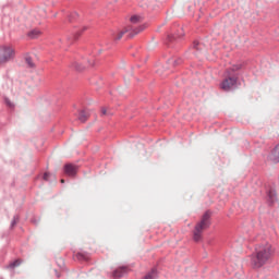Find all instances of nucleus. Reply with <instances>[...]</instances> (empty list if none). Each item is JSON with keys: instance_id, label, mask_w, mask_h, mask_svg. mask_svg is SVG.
I'll list each match as a JSON object with an SVG mask.
<instances>
[{"instance_id": "obj_1", "label": "nucleus", "mask_w": 279, "mask_h": 279, "mask_svg": "<svg viewBox=\"0 0 279 279\" xmlns=\"http://www.w3.org/2000/svg\"><path fill=\"white\" fill-rule=\"evenodd\" d=\"M274 256V251L270 244H262L255 247V253L251 255V265L253 269H260L264 265H267Z\"/></svg>"}, {"instance_id": "obj_2", "label": "nucleus", "mask_w": 279, "mask_h": 279, "mask_svg": "<svg viewBox=\"0 0 279 279\" xmlns=\"http://www.w3.org/2000/svg\"><path fill=\"white\" fill-rule=\"evenodd\" d=\"M210 227V211H206L203 215L201 222H198L194 230V241L198 243L202 241V230Z\"/></svg>"}, {"instance_id": "obj_3", "label": "nucleus", "mask_w": 279, "mask_h": 279, "mask_svg": "<svg viewBox=\"0 0 279 279\" xmlns=\"http://www.w3.org/2000/svg\"><path fill=\"white\" fill-rule=\"evenodd\" d=\"M143 29H145V26H138V27H134V26H126L123 31H121L118 35L113 34V40H121V38H123V35L129 34V38H134V36H136V34H141V32H143Z\"/></svg>"}, {"instance_id": "obj_4", "label": "nucleus", "mask_w": 279, "mask_h": 279, "mask_svg": "<svg viewBox=\"0 0 279 279\" xmlns=\"http://www.w3.org/2000/svg\"><path fill=\"white\" fill-rule=\"evenodd\" d=\"M14 58V49L10 46H0V64H5Z\"/></svg>"}, {"instance_id": "obj_5", "label": "nucleus", "mask_w": 279, "mask_h": 279, "mask_svg": "<svg viewBox=\"0 0 279 279\" xmlns=\"http://www.w3.org/2000/svg\"><path fill=\"white\" fill-rule=\"evenodd\" d=\"M236 82H239V77H234L232 74H226V78L221 82L220 88L228 93L232 90V88H236Z\"/></svg>"}, {"instance_id": "obj_6", "label": "nucleus", "mask_w": 279, "mask_h": 279, "mask_svg": "<svg viewBox=\"0 0 279 279\" xmlns=\"http://www.w3.org/2000/svg\"><path fill=\"white\" fill-rule=\"evenodd\" d=\"M64 173L70 178H74V175L77 173V166H74L73 163H66L64 166Z\"/></svg>"}, {"instance_id": "obj_7", "label": "nucleus", "mask_w": 279, "mask_h": 279, "mask_svg": "<svg viewBox=\"0 0 279 279\" xmlns=\"http://www.w3.org/2000/svg\"><path fill=\"white\" fill-rule=\"evenodd\" d=\"M243 69V64H235L232 68L226 70V75H233V77H239V73L236 71H241Z\"/></svg>"}, {"instance_id": "obj_8", "label": "nucleus", "mask_w": 279, "mask_h": 279, "mask_svg": "<svg viewBox=\"0 0 279 279\" xmlns=\"http://www.w3.org/2000/svg\"><path fill=\"white\" fill-rule=\"evenodd\" d=\"M268 160L275 165L279 162V144L271 150L270 155L268 156Z\"/></svg>"}, {"instance_id": "obj_9", "label": "nucleus", "mask_w": 279, "mask_h": 279, "mask_svg": "<svg viewBox=\"0 0 279 279\" xmlns=\"http://www.w3.org/2000/svg\"><path fill=\"white\" fill-rule=\"evenodd\" d=\"M277 199L278 198L276 197V191H274V189H269L267 191V202L269 206H272V204H276Z\"/></svg>"}, {"instance_id": "obj_10", "label": "nucleus", "mask_w": 279, "mask_h": 279, "mask_svg": "<svg viewBox=\"0 0 279 279\" xmlns=\"http://www.w3.org/2000/svg\"><path fill=\"white\" fill-rule=\"evenodd\" d=\"M88 117H90L88 110H81L78 113V121H81V123H86V121H88Z\"/></svg>"}, {"instance_id": "obj_11", "label": "nucleus", "mask_w": 279, "mask_h": 279, "mask_svg": "<svg viewBox=\"0 0 279 279\" xmlns=\"http://www.w3.org/2000/svg\"><path fill=\"white\" fill-rule=\"evenodd\" d=\"M128 274L126 267H120L113 271V278H123Z\"/></svg>"}, {"instance_id": "obj_12", "label": "nucleus", "mask_w": 279, "mask_h": 279, "mask_svg": "<svg viewBox=\"0 0 279 279\" xmlns=\"http://www.w3.org/2000/svg\"><path fill=\"white\" fill-rule=\"evenodd\" d=\"M25 62H26L28 69H35L36 68V63H34V61L32 60V57H26Z\"/></svg>"}, {"instance_id": "obj_13", "label": "nucleus", "mask_w": 279, "mask_h": 279, "mask_svg": "<svg viewBox=\"0 0 279 279\" xmlns=\"http://www.w3.org/2000/svg\"><path fill=\"white\" fill-rule=\"evenodd\" d=\"M20 219H21V217L19 215L13 216V219H12L11 226H10L11 230L14 229V226H16L19 223Z\"/></svg>"}, {"instance_id": "obj_14", "label": "nucleus", "mask_w": 279, "mask_h": 279, "mask_svg": "<svg viewBox=\"0 0 279 279\" xmlns=\"http://www.w3.org/2000/svg\"><path fill=\"white\" fill-rule=\"evenodd\" d=\"M68 19H69V22L70 23H74V21H77L78 19V15H77V12H72L68 15Z\"/></svg>"}, {"instance_id": "obj_15", "label": "nucleus", "mask_w": 279, "mask_h": 279, "mask_svg": "<svg viewBox=\"0 0 279 279\" xmlns=\"http://www.w3.org/2000/svg\"><path fill=\"white\" fill-rule=\"evenodd\" d=\"M39 34H40V31L33 29V31L28 32L27 36H28V38H38Z\"/></svg>"}, {"instance_id": "obj_16", "label": "nucleus", "mask_w": 279, "mask_h": 279, "mask_svg": "<svg viewBox=\"0 0 279 279\" xmlns=\"http://www.w3.org/2000/svg\"><path fill=\"white\" fill-rule=\"evenodd\" d=\"M76 258H77V260H88V254L87 253H77Z\"/></svg>"}, {"instance_id": "obj_17", "label": "nucleus", "mask_w": 279, "mask_h": 279, "mask_svg": "<svg viewBox=\"0 0 279 279\" xmlns=\"http://www.w3.org/2000/svg\"><path fill=\"white\" fill-rule=\"evenodd\" d=\"M181 36H184V34L181 33V34H177V35H169L168 40H169V43H173V40H178V38H180Z\"/></svg>"}, {"instance_id": "obj_18", "label": "nucleus", "mask_w": 279, "mask_h": 279, "mask_svg": "<svg viewBox=\"0 0 279 279\" xmlns=\"http://www.w3.org/2000/svg\"><path fill=\"white\" fill-rule=\"evenodd\" d=\"M20 265H21V259H15L14 262H12V263L9 265V267H10V269H14V268H16V267H20Z\"/></svg>"}, {"instance_id": "obj_19", "label": "nucleus", "mask_w": 279, "mask_h": 279, "mask_svg": "<svg viewBox=\"0 0 279 279\" xmlns=\"http://www.w3.org/2000/svg\"><path fill=\"white\" fill-rule=\"evenodd\" d=\"M131 23H133L134 25H136V23H141V16L138 15H133L130 19Z\"/></svg>"}, {"instance_id": "obj_20", "label": "nucleus", "mask_w": 279, "mask_h": 279, "mask_svg": "<svg viewBox=\"0 0 279 279\" xmlns=\"http://www.w3.org/2000/svg\"><path fill=\"white\" fill-rule=\"evenodd\" d=\"M73 66L75 68L76 71H84V66L77 62H74Z\"/></svg>"}, {"instance_id": "obj_21", "label": "nucleus", "mask_w": 279, "mask_h": 279, "mask_svg": "<svg viewBox=\"0 0 279 279\" xmlns=\"http://www.w3.org/2000/svg\"><path fill=\"white\" fill-rule=\"evenodd\" d=\"M4 104H5V106H8L9 108H14V105L12 104V101L10 100V98H4Z\"/></svg>"}, {"instance_id": "obj_22", "label": "nucleus", "mask_w": 279, "mask_h": 279, "mask_svg": "<svg viewBox=\"0 0 279 279\" xmlns=\"http://www.w3.org/2000/svg\"><path fill=\"white\" fill-rule=\"evenodd\" d=\"M170 64H173L174 66H178V64H180V62H182V59H178V60H169Z\"/></svg>"}, {"instance_id": "obj_23", "label": "nucleus", "mask_w": 279, "mask_h": 279, "mask_svg": "<svg viewBox=\"0 0 279 279\" xmlns=\"http://www.w3.org/2000/svg\"><path fill=\"white\" fill-rule=\"evenodd\" d=\"M101 114H104V116L107 114L108 117H112V112L108 111L106 108L101 109Z\"/></svg>"}, {"instance_id": "obj_24", "label": "nucleus", "mask_w": 279, "mask_h": 279, "mask_svg": "<svg viewBox=\"0 0 279 279\" xmlns=\"http://www.w3.org/2000/svg\"><path fill=\"white\" fill-rule=\"evenodd\" d=\"M49 175H51L49 172H46V173L44 174V180H45L46 182H49Z\"/></svg>"}, {"instance_id": "obj_25", "label": "nucleus", "mask_w": 279, "mask_h": 279, "mask_svg": "<svg viewBox=\"0 0 279 279\" xmlns=\"http://www.w3.org/2000/svg\"><path fill=\"white\" fill-rule=\"evenodd\" d=\"M194 49H199V43H194Z\"/></svg>"}, {"instance_id": "obj_26", "label": "nucleus", "mask_w": 279, "mask_h": 279, "mask_svg": "<svg viewBox=\"0 0 279 279\" xmlns=\"http://www.w3.org/2000/svg\"><path fill=\"white\" fill-rule=\"evenodd\" d=\"M80 34H82V32L77 31L76 33H74V38H77V36H80Z\"/></svg>"}, {"instance_id": "obj_27", "label": "nucleus", "mask_w": 279, "mask_h": 279, "mask_svg": "<svg viewBox=\"0 0 279 279\" xmlns=\"http://www.w3.org/2000/svg\"><path fill=\"white\" fill-rule=\"evenodd\" d=\"M61 184H64V179H61Z\"/></svg>"}, {"instance_id": "obj_28", "label": "nucleus", "mask_w": 279, "mask_h": 279, "mask_svg": "<svg viewBox=\"0 0 279 279\" xmlns=\"http://www.w3.org/2000/svg\"><path fill=\"white\" fill-rule=\"evenodd\" d=\"M57 278H60V274L57 272Z\"/></svg>"}, {"instance_id": "obj_29", "label": "nucleus", "mask_w": 279, "mask_h": 279, "mask_svg": "<svg viewBox=\"0 0 279 279\" xmlns=\"http://www.w3.org/2000/svg\"><path fill=\"white\" fill-rule=\"evenodd\" d=\"M86 31V27H83V32Z\"/></svg>"}]
</instances>
